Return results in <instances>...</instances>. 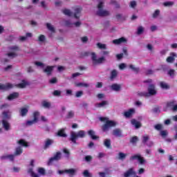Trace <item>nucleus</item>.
Masks as SVG:
<instances>
[{
    "instance_id": "42",
    "label": "nucleus",
    "mask_w": 177,
    "mask_h": 177,
    "mask_svg": "<svg viewBox=\"0 0 177 177\" xmlns=\"http://www.w3.org/2000/svg\"><path fill=\"white\" fill-rule=\"evenodd\" d=\"M140 157V154H136V155H134V156H132L130 157V161H133L135 160H139Z\"/></svg>"
},
{
    "instance_id": "46",
    "label": "nucleus",
    "mask_w": 177,
    "mask_h": 177,
    "mask_svg": "<svg viewBox=\"0 0 177 177\" xmlns=\"http://www.w3.org/2000/svg\"><path fill=\"white\" fill-rule=\"evenodd\" d=\"M159 15H160V10H156L153 14L152 17L153 19H156V17H158Z\"/></svg>"
},
{
    "instance_id": "45",
    "label": "nucleus",
    "mask_w": 177,
    "mask_h": 177,
    "mask_svg": "<svg viewBox=\"0 0 177 177\" xmlns=\"http://www.w3.org/2000/svg\"><path fill=\"white\" fill-rule=\"evenodd\" d=\"M138 140H139V139L138 138V136H133L130 139V143H132V144L136 143Z\"/></svg>"
},
{
    "instance_id": "41",
    "label": "nucleus",
    "mask_w": 177,
    "mask_h": 177,
    "mask_svg": "<svg viewBox=\"0 0 177 177\" xmlns=\"http://www.w3.org/2000/svg\"><path fill=\"white\" fill-rule=\"evenodd\" d=\"M46 27L49 31H51V32H55V28L50 25V24L47 23L46 24Z\"/></svg>"
},
{
    "instance_id": "62",
    "label": "nucleus",
    "mask_w": 177,
    "mask_h": 177,
    "mask_svg": "<svg viewBox=\"0 0 177 177\" xmlns=\"http://www.w3.org/2000/svg\"><path fill=\"white\" fill-rule=\"evenodd\" d=\"M7 56H8V57H16V56H17V54L15 53H9L7 54Z\"/></svg>"
},
{
    "instance_id": "1",
    "label": "nucleus",
    "mask_w": 177,
    "mask_h": 177,
    "mask_svg": "<svg viewBox=\"0 0 177 177\" xmlns=\"http://www.w3.org/2000/svg\"><path fill=\"white\" fill-rule=\"evenodd\" d=\"M73 11H74V13H73L68 9H64L62 10V13H64V15H65L66 16H69V17L74 14L73 17H75V19H80L81 16V12H82V8L80 6H76L73 8Z\"/></svg>"
},
{
    "instance_id": "2",
    "label": "nucleus",
    "mask_w": 177,
    "mask_h": 177,
    "mask_svg": "<svg viewBox=\"0 0 177 177\" xmlns=\"http://www.w3.org/2000/svg\"><path fill=\"white\" fill-rule=\"evenodd\" d=\"M90 55L91 56V60L93 66H97V64H102L103 62H106L104 57H101L97 59V55H96L95 53H84V56H89Z\"/></svg>"
},
{
    "instance_id": "39",
    "label": "nucleus",
    "mask_w": 177,
    "mask_h": 177,
    "mask_svg": "<svg viewBox=\"0 0 177 177\" xmlns=\"http://www.w3.org/2000/svg\"><path fill=\"white\" fill-rule=\"evenodd\" d=\"M150 140V137H149V136L145 135L142 136V143L144 145H146V143H147V141Z\"/></svg>"
},
{
    "instance_id": "47",
    "label": "nucleus",
    "mask_w": 177,
    "mask_h": 177,
    "mask_svg": "<svg viewBox=\"0 0 177 177\" xmlns=\"http://www.w3.org/2000/svg\"><path fill=\"white\" fill-rule=\"evenodd\" d=\"M45 39H46V37H45V35H40L39 36L38 41H39V42H45Z\"/></svg>"
},
{
    "instance_id": "10",
    "label": "nucleus",
    "mask_w": 177,
    "mask_h": 177,
    "mask_svg": "<svg viewBox=\"0 0 177 177\" xmlns=\"http://www.w3.org/2000/svg\"><path fill=\"white\" fill-rule=\"evenodd\" d=\"M13 84L11 83H6V84H0V90L1 91H9V89H12L13 88Z\"/></svg>"
},
{
    "instance_id": "51",
    "label": "nucleus",
    "mask_w": 177,
    "mask_h": 177,
    "mask_svg": "<svg viewBox=\"0 0 177 177\" xmlns=\"http://www.w3.org/2000/svg\"><path fill=\"white\" fill-rule=\"evenodd\" d=\"M84 95V92L82 91H77L75 93V97H81Z\"/></svg>"
},
{
    "instance_id": "18",
    "label": "nucleus",
    "mask_w": 177,
    "mask_h": 177,
    "mask_svg": "<svg viewBox=\"0 0 177 177\" xmlns=\"http://www.w3.org/2000/svg\"><path fill=\"white\" fill-rule=\"evenodd\" d=\"M113 42L115 45H120V44H124V42H127V39H125V37H120L119 39H114Z\"/></svg>"
},
{
    "instance_id": "14",
    "label": "nucleus",
    "mask_w": 177,
    "mask_h": 177,
    "mask_svg": "<svg viewBox=\"0 0 177 177\" xmlns=\"http://www.w3.org/2000/svg\"><path fill=\"white\" fill-rule=\"evenodd\" d=\"M176 57V53H170V56H169L167 59L166 62L167 63H174L175 62V59Z\"/></svg>"
},
{
    "instance_id": "29",
    "label": "nucleus",
    "mask_w": 177,
    "mask_h": 177,
    "mask_svg": "<svg viewBox=\"0 0 177 177\" xmlns=\"http://www.w3.org/2000/svg\"><path fill=\"white\" fill-rule=\"evenodd\" d=\"M160 86L162 88V89H169V85L168 84L165 83V82H160Z\"/></svg>"
},
{
    "instance_id": "56",
    "label": "nucleus",
    "mask_w": 177,
    "mask_h": 177,
    "mask_svg": "<svg viewBox=\"0 0 177 177\" xmlns=\"http://www.w3.org/2000/svg\"><path fill=\"white\" fill-rule=\"evenodd\" d=\"M138 95L144 97H149V95L147 92H141L138 93Z\"/></svg>"
},
{
    "instance_id": "20",
    "label": "nucleus",
    "mask_w": 177,
    "mask_h": 177,
    "mask_svg": "<svg viewBox=\"0 0 177 177\" xmlns=\"http://www.w3.org/2000/svg\"><path fill=\"white\" fill-rule=\"evenodd\" d=\"M133 114H135V109H130L128 111L124 112V115L126 118H129Z\"/></svg>"
},
{
    "instance_id": "17",
    "label": "nucleus",
    "mask_w": 177,
    "mask_h": 177,
    "mask_svg": "<svg viewBox=\"0 0 177 177\" xmlns=\"http://www.w3.org/2000/svg\"><path fill=\"white\" fill-rule=\"evenodd\" d=\"M88 135L93 140H97V139H99V136L95 135V133L93 130H89L88 131Z\"/></svg>"
},
{
    "instance_id": "24",
    "label": "nucleus",
    "mask_w": 177,
    "mask_h": 177,
    "mask_svg": "<svg viewBox=\"0 0 177 177\" xmlns=\"http://www.w3.org/2000/svg\"><path fill=\"white\" fill-rule=\"evenodd\" d=\"M28 85V82H27L26 80H22L21 83H19L16 85L17 88H21V89L26 88Z\"/></svg>"
},
{
    "instance_id": "3",
    "label": "nucleus",
    "mask_w": 177,
    "mask_h": 177,
    "mask_svg": "<svg viewBox=\"0 0 177 177\" xmlns=\"http://www.w3.org/2000/svg\"><path fill=\"white\" fill-rule=\"evenodd\" d=\"M86 136V134L85 133V131L84 130H80L77 133L71 131L69 140H71L72 143H74V145H77V139H78V138L83 139V138H85Z\"/></svg>"
},
{
    "instance_id": "59",
    "label": "nucleus",
    "mask_w": 177,
    "mask_h": 177,
    "mask_svg": "<svg viewBox=\"0 0 177 177\" xmlns=\"http://www.w3.org/2000/svg\"><path fill=\"white\" fill-rule=\"evenodd\" d=\"M49 82H50V84H57V78L53 77L51 80H50Z\"/></svg>"
},
{
    "instance_id": "19",
    "label": "nucleus",
    "mask_w": 177,
    "mask_h": 177,
    "mask_svg": "<svg viewBox=\"0 0 177 177\" xmlns=\"http://www.w3.org/2000/svg\"><path fill=\"white\" fill-rule=\"evenodd\" d=\"M19 93L14 92V93L10 94L8 96L7 99H8V100H15V99H17V97H19Z\"/></svg>"
},
{
    "instance_id": "33",
    "label": "nucleus",
    "mask_w": 177,
    "mask_h": 177,
    "mask_svg": "<svg viewBox=\"0 0 177 177\" xmlns=\"http://www.w3.org/2000/svg\"><path fill=\"white\" fill-rule=\"evenodd\" d=\"M41 104L44 109H50V102H48L46 101H43Z\"/></svg>"
},
{
    "instance_id": "50",
    "label": "nucleus",
    "mask_w": 177,
    "mask_h": 177,
    "mask_svg": "<svg viewBox=\"0 0 177 177\" xmlns=\"http://www.w3.org/2000/svg\"><path fill=\"white\" fill-rule=\"evenodd\" d=\"M53 96H60L62 95V91L58 90H55L53 93Z\"/></svg>"
},
{
    "instance_id": "32",
    "label": "nucleus",
    "mask_w": 177,
    "mask_h": 177,
    "mask_svg": "<svg viewBox=\"0 0 177 177\" xmlns=\"http://www.w3.org/2000/svg\"><path fill=\"white\" fill-rule=\"evenodd\" d=\"M175 103H176V102L174 100L167 102V109H171V110H172V109L174 108V104H175Z\"/></svg>"
},
{
    "instance_id": "21",
    "label": "nucleus",
    "mask_w": 177,
    "mask_h": 177,
    "mask_svg": "<svg viewBox=\"0 0 177 177\" xmlns=\"http://www.w3.org/2000/svg\"><path fill=\"white\" fill-rule=\"evenodd\" d=\"M28 113V109L27 108H21L19 110V114L21 117H26L27 114Z\"/></svg>"
},
{
    "instance_id": "11",
    "label": "nucleus",
    "mask_w": 177,
    "mask_h": 177,
    "mask_svg": "<svg viewBox=\"0 0 177 177\" xmlns=\"http://www.w3.org/2000/svg\"><path fill=\"white\" fill-rule=\"evenodd\" d=\"M97 16H99L100 17H105L106 16H109L110 15V12L107 10H98L96 12Z\"/></svg>"
},
{
    "instance_id": "55",
    "label": "nucleus",
    "mask_w": 177,
    "mask_h": 177,
    "mask_svg": "<svg viewBox=\"0 0 177 177\" xmlns=\"http://www.w3.org/2000/svg\"><path fill=\"white\" fill-rule=\"evenodd\" d=\"M168 135V132L165 130H163V131H160V136L162 137V138H165Z\"/></svg>"
},
{
    "instance_id": "31",
    "label": "nucleus",
    "mask_w": 177,
    "mask_h": 177,
    "mask_svg": "<svg viewBox=\"0 0 177 177\" xmlns=\"http://www.w3.org/2000/svg\"><path fill=\"white\" fill-rule=\"evenodd\" d=\"M75 86L77 87H84V88H88L89 87V84H86V83H82V82H79V83H75Z\"/></svg>"
},
{
    "instance_id": "49",
    "label": "nucleus",
    "mask_w": 177,
    "mask_h": 177,
    "mask_svg": "<svg viewBox=\"0 0 177 177\" xmlns=\"http://www.w3.org/2000/svg\"><path fill=\"white\" fill-rule=\"evenodd\" d=\"M73 117H74V111H70L66 115V118H73Z\"/></svg>"
},
{
    "instance_id": "57",
    "label": "nucleus",
    "mask_w": 177,
    "mask_h": 177,
    "mask_svg": "<svg viewBox=\"0 0 177 177\" xmlns=\"http://www.w3.org/2000/svg\"><path fill=\"white\" fill-rule=\"evenodd\" d=\"M111 5H115V8H116L117 9H118V8H120V4H118V3H117V1H114V0H112V1H111Z\"/></svg>"
},
{
    "instance_id": "35",
    "label": "nucleus",
    "mask_w": 177,
    "mask_h": 177,
    "mask_svg": "<svg viewBox=\"0 0 177 177\" xmlns=\"http://www.w3.org/2000/svg\"><path fill=\"white\" fill-rule=\"evenodd\" d=\"M28 172V174H30V176H32V177H39V176H38V174H37L34 172V171L32 170V168L29 169Z\"/></svg>"
},
{
    "instance_id": "26",
    "label": "nucleus",
    "mask_w": 177,
    "mask_h": 177,
    "mask_svg": "<svg viewBox=\"0 0 177 177\" xmlns=\"http://www.w3.org/2000/svg\"><path fill=\"white\" fill-rule=\"evenodd\" d=\"M17 143L19 146H22L23 147H28V143L24 139L18 140Z\"/></svg>"
},
{
    "instance_id": "7",
    "label": "nucleus",
    "mask_w": 177,
    "mask_h": 177,
    "mask_svg": "<svg viewBox=\"0 0 177 177\" xmlns=\"http://www.w3.org/2000/svg\"><path fill=\"white\" fill-rule=\"evenodd\" d=\"M123 176L124 177L136 176V171H135V169H133V168L131 167L124 173Z\"/></svg>"
},
{
    "instance_id": "12",
    "label": "nucleus",
    "mask_w": 177,
    "mask_h": 177,
    "mask_svg": "<svg viewBox=\"0 0 177 177\" xmlns=\"http://www.w3.org/2000/svg\"><path fill=\"white\" fill-rule=\"evenodd\" d=\"M3 120H10L12 118V112L10 111L7 110L2 112Z\"/></svg>"
},
{
    "instance_id": "8",
    "label": "nucleus",
    "mask_w": 177,
    "mask_h": 177,
    "mask_svg": "<svg viewBox=\"0 0 177 177\" xmlns=\"http://www.w3.org/2000/svg\"><path fill=\"white\" fill-rule=\"evenodd\" d=\"M55 143V141L52 139L47 138L45 142H44V149L46 150L50 147V146L53 145V144Z\"/></svg>"
},
{
    "instance_id": "43",
    "label": "nucleus",
    "mask_w": 177,
    "mask_h": 177,
    "mask_svg": "<svg viewBox=\"0 0 177 177\" xmlns=\"http://www.w3.org/2000/svg\"><path fill=\"white\" fill-rule=\"evenodd\" d=\"M38 173L40 174V175H46V171H45V169L43 167H39L37 170Z\"/></svg>"
},
{
    "instance_id": "63",
    "label": "nucleus",
    "mask_w": 177,
    "mask_h": 177,
    "mask_svg": "<svg viewBox=\"0 0 177 177\" xmlns=\"http://www.w3.org/2000/svg\"><path fill=\"white\" fill-rule=\"evenodd\" d=\"M146 160H145V158L142 156H140L139 159H138V162H140V164H145V162Z\"/></svg>"
},
{
    "instance_id": "5",
    "label": "nucleus",
    "mask_w": 177,
    "mask_h": 177,
    "mask_svg": "<svg viewBox=\"0 0 177 177\" xmlns=\"http://www.w3.org/2000/svg\"><path fill=\"white\" fill-rule=\"evenodd\" d=\"M148 92L147 93L148 94V97L149 96H154L157 95V90H156V85L153 84H150L147 88Z\"/></svg>"
},
{
    "instance_id": "16",
    "label": "nucleus",
    "mask_w": 177,
    "mask_h": 177,
    "mask_svg": "<svg viewBox=\"0 0 177 177\" xmlns=\"http://www.w3.org/2000/svg\"><path fill=\"white\" fill-rule=\"evenodd\" d=\"M110 88L111 91H114L115 92H120V91H121V84H113Z\"/></svg>"
},
{
    "instance_id": "23",
    "label": "nucleus",
    "mask_w": 177,
    "mask_h": 177,
    "mask_svg": "<svg viewBox=\"0 0 177 177\" xmlns=\"http://www.w3.org/2000/svg\"><path fill=\"white\" fill-rule=\"evenodd\" d=\"M57 136L59 138H67V134L66 133L64 129H59L57 133Z\"/></svg>"
},
{
    "instance_id": "38",
    "label": "nucleus",
    "mask_w": 177,
    "mask_h": 177,
    "mask_svg": "<svg viewBox=\"0 0 177 177\" xmlns=\"http://www.w3.org/2000/svg\"><path fill=\"white\" fill-rule=\"evenodd\" d=\"M126 158H127V154L126 153H124L122 152H120L118 153L119 160H125Z\"/></svg>"
},
{
    "instance_id": "22",
    "label": "nucleus",
    "mask_w": 177,
    "mask_h": 177,
    "mask_svg": "<svg viewBox=\"0 0 177 177\" xmlns=\"http://www.w3.org/2000/svg\"><path fill=\"white\" fill-rule=\"evenodd\" d=\"M53 71V66H47L46 68L44 69V73H46L47 75H50Z\"/></svg>"
},
{
    "instance_id": "58",
    "label": "nucleus",
    "mask_w": 177,
    "mask_h": 177,
    "mask_svg": "<svg viewBox=\"0 0 177 177\" xmlns=\"http://www.w3.org/2000/svg\"><path fill=\"white\" fill-rule=\"evenodd\" d=\"M163 5L165 6H172V5H174V2H172V1H166V2L163 3Z\"/></svg>"
},
{
    "instance_id": "60",
    "label": "nucleus",
    "mask_w": 177,
    "mask_h": 177,
    "mask_svg": "<svg viewBox=\"0 0 177 177\" xmlns=\"http://www.w3.org/2000/svg\"><path fill=\"white\" fill-rule=\"evenodd\" d=\"M84 160H85V161H86L87 162H89L92 161V156H85Z\"/></svg>"
},
{
    "instance_id": "25",
    "label": "nucleus",
    "mask_w": 177,
    "mask_h": 177,
    "mask_svg": "<svg viewBox=\"0 0 177 177\" xmlns=\"http://www.w3.org/2000/svg\"><path fill=\"white\" fill-rule=\"evenodd\" d=\"M117 75H118V72H117V70L113 69L111 72V76H110V80L113 81L115 78H117Z\"/></svg>"
},
{
    "instance_id": "9",
    "label": "nucleus",
    "mask_w": 177,
    "mask_h": 177,
    "mask_svg": "<svg viewBox=\"0 0 177 177\" xmlns=\"http://www.w3.org/2000/svg\"><path fill=\"white\" fill-rule=\"evenodd\" d=\"M112 135L116 138H122V136H124V135H122V130H121V129H113L112 131Z\"/></svg>"
},
{
    "instance_id": "64",
    "label": "nucleus",
    "mask_w": 177,
    "mask_h": 177,
    "mask_svg": "<svg viewBox=\"0 0 177 177\" xmlns=\"http://www.w3.org/2000/svg\"><path fill=\"white\" fill-rule=\"evenodd\" d=\"M130 6H131V8H136V1H131Z\"/></svg>"
},
{
    "instance_id": "36",
    "label": "nucleus",
    "mask_w": 177,
    "mask_h": 177,
    "mask_svg": "<svg viewBox=\"0 0 177 177\" xmlns=\"http://www.w3.org/2000/svg\"><path fill=\"white\" fill-rule=\"evenodd\" d=\"M38 117H39V111H35L33 113V120L34 121H36L38 122Z\"/></svg>"
},
{
    "instance_id": "30",
    "label": "nucleus",
    "mask_w": 177,
    "mask_h": 177,
    "mask_svg": "<svg viewBox=\"0 0 177 177\" xmlns=\"http://www.w3.org/2000/svg\"><path fill=\"white\" fill-rule=\"evenodd\" d=\"M23 153V149L21 148V147H18L16 148L15 149V156H20V154H21Z\"/></svg>"
},
{
    "instance_id": "15",
    "label": "nucleus",
    "mask_w": 177,
    "mask_h": 177,
    "mask_svg": "<svg viewBox=\"0 0 177 177\" xmlns=\"http://www.w3.org/2000/svg\"><path fill=\"white\" fill-rule=\"evenodd\" d=\"M131 123L133 125V127H135L136 129H139V128L142 127V123L136 119H132L131 120Z\"/></svg>"
},
{
    "instance_id": "53",
    "label": "nucleus",
    "mask_w": 177,
    "mask_h": 177,
    "mask_svg": "<svg viewBox=\"0 0 177 177\" xmlns=\"http://www.w3.org/2000/svg\"><path fill=\"white\" fill-rule=\"evenodd\" d=\"M143 31H144L143 27L139 26L138 28L137 34L138 35H140V34H143Z\"/></svg>"
},
{
    "instance_id": "61",
    "label": "nucleus",
    "mask_w": 177,
    "mask_h": 177,
    "mask_svg": "<svg viewBox=\"0 0 177 177\" xmlns=\"http://www.w3.org/2000/svg\"><path fill=\"white\" fill-rule=\"evenodd\" d=\"M9 107V104H3L0 106V110H3V109H8Z\"/></svg>"
},
{
    "instance_id": "48",
    "label": "nucleus",
    "mask_w": 177,
    "mask_h": 177,
    "mask_svg": "<svg viewBox=\"0 0 177 177\" xmlns=\"http://www.w3.org/2000/svg\"><path fill=\"white\" fill-rule=\"evenodd\" d=\"M83 175L84 177H92V174H91L88 170H84Z\"/></svg>"
},
{
    "instance_id": "44",
    "label": "nucleus",
    "mask_w": 177,
    "mask_h": 177,
    "mask_svg": "<svg viewBox=\"0 0 177 177\" xmlns=\"http://www.w3.org/2000/svg\"><path fill=\"white\" fill-rule=\"evenodd\" d=\"M97 46L99 48V49H107L106 44H103L102 43H97Z\"/></svg>"
},
{
    "instance_id": "4",
    "label": "nucleus",
    "mask_w": 177,
    "mask_h": 177,
    "mask_svg": "<svg viewBox=\"0 0 177 177\" xmlns=\"http://www.w3.org/2000/svg\"><path fill=\"white\" fill-rule=\"evenodd\" d=\"M115 127H117V122L113 120H108L105 122V124L102 125V130L103 132H107L110 128H114Z\"/></svg>"
},
{
    "instance_id": "37",
    "label": "nucleus",
    "mask_w": 177,
    "mask_h": 177,
    "mask_svg": "<svg viewBox=\"0 0 177 177\" xmlns=\"http://www.w3.org/2000/svg\"><path fill=\"white\" fill-rule=\"evenodd\" d=\"M109 104V102L107 101H102L100 103L97 104V107H104V106Z\"/></svg>"
},
{
    "instance_id": "40",
    "label": "nucleus",
    "mask_w": 177,
    "mask_h": 177,
    "mask_svg": "<svg viewBox=\"0 0 177 177\" xmlns=\"http://www.w3.org/2000/svg\"><path fill=\"white\" fill-rule=\"evenodd\" d=\"M129 68L133 70L134 71V73H136L137 74H138V73H139V71H140L139 68L135 67V66H133V64L129 65Z\"/></svg>"
},
{
    "instance_id": "28",
    "label": "nucleus",
    "mask_w": 177,
    "mask_h": 177,
    "mask_svg": "<svg viewBox=\"0 0 177 177\" xmlns=\"http://www.w3.org/2000/svg\"><path fill=\"white\" fill-rule=\"evenodd\" d=\"M104 145L106 149H111V140L110 139H105L104 140Z\"/></svg>"
},
{
    "instance_id": "54",
    "label": "nucleus",
    "mask_w": 177,
    "mask_h": 177,
    "mask_svg": "<svg viewBox=\"0 0 177 177\" xmlns=\"http://www.w3.org/2000/svg\"><path fill=\"white\" fill-rule=\"evenodd\" d=\"M154 128L156 131H161L162 129V124H158L155 125Z\"/></svg>"
},
{
    "instance_id": "27",
    "label": "nucleus",
    "mask_w": 177,
    "mask_h": 177,
    "mask_svg": "<svg viewBox=\"0 0 177 177\" xmlns=\"http://www.w3.org/2000/svg\"><path fill=\"white\" fill-rule=\"evenodd\" d=\"M65 174H67L69 176H74L75 175V169H65Z\"/></svg>"
},
{
    "instance_id": "34",
    "label": "nucleus",
    "mask_w": 177,
    "mask_h": 177,
    "mask_svg": "<svg viewBox=\"0 0 177 177\" xmlns=\"http://www.w3.org/2000/svg\"><path fill=\"white\" fill-rule=\"evenodd\" d=\"M9 50H12L13 52H19V50H20V48L17 46H12L9 47Z\"/></svg>"
},
{
    "instance_id": "52",
    "label": "nucleus",
    "mask_w": 177,
    "mask_h": 177,
    "mask_svg": "<svg viewBox=\"0 0 177 177\" xmlns=\"http://www.w3.org/2000/svg\"><path fill=\"white\" fill-rule=\"evenodd\" d=\"M36 120H34V119L32 120H28L26 122V125H29V127H31V125H34V124H35Z\"/></svg>"
},
{
    "instance_id": "13",
    "label": "nucleus",
    "mask_w": 177,
    "mask_h": 177,
    "mask_svg": "<svg viewBox=\"0 0 177 177\" xmlns=\"http://www.w3.org/2000/svg\"><path fill=\"white\" fill-rule=\"evenodd\" d=\"M1 123L5 131H9L10 129V123L8 120L3 119Z\"/></svg>"
},
{
    "instance_id": "6",
    "label": "nucleus",
    "mask_w": 177,
    "mask_h": 177,
    "mask_svg": "<svg viewBox=\"0 0 177 177\" xmlns=\"http://www.w3.org/2000/svg\"><path fill=\"white\" fill-rule=\"evenodd\" d=\"M62 158V153L61 152H57L55 155H54L53 157L50 158L48 161V165H52L53 164L54 161H59Z\"/></svg>"
}]
</instances>
